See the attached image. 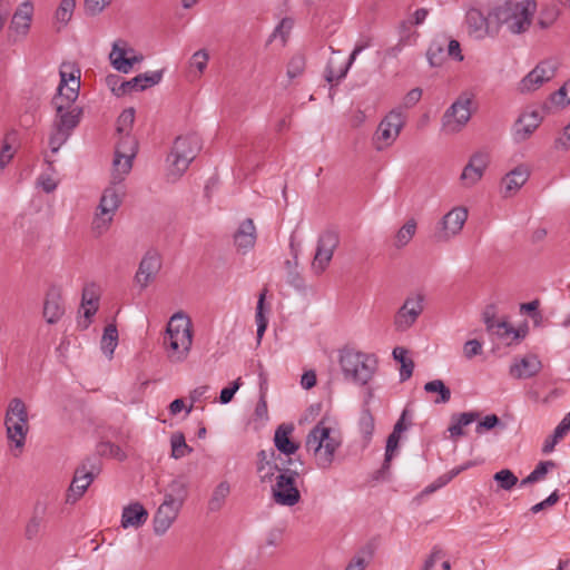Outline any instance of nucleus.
Returning a JSON list of instances; mask_svg holds the SVG:
<instances>
[{
    "instance_id": "nucleus-43",
    "label": "nucleus",
    "mask_w": 570,
    "mask_h": 570,
    "mask_svg": "<svg viewBox=\"0 0 570 570\" xmlns=\"http://www.w3.org/2000/svg\"><path fill=\"white\" fill-rule=\"evenodd\" d=\"M118 344V331L116 325L109 324L105 327L101 337V350L106 355L111 356Z\"/></svg>"
},
{
    "instance_id": "nucleus-39",
    "label": "nucleus",
    "mask_w": 570,
    "mask_h": 570,
    "mask_svg": "<svg viewBox=\"0 0 570 570\" xmlns=\"http://www.w3.org/2000/svg\"><path fill=\"white\" fill-rule=\"evenodd\" d=\"M230 493V485L227 481L219 482L216 488L213 490V493L208 500V511L217 512L219 511Z\"/></svg>"
},
{
    "instance_id": "nucleus-40",
    "label": "nucleus",
    "mask_w": 570,
    "mask_h": 570,
    "mask_svg": "<svg viewBox=\"0 0 570 570\" xmlns=\"http://www.w3.org/2000/svg\"><path fill=\"white\" fill-rule=\"evenodd\" d=\"M407 350L402 346H397L393 350V358L401 364L400 367V381L405 382L409 380L414 370V362L407 357Z\"/></svg>"
},
{
    "instance_id": "nucleus-30",
    "label": "nucleus",
    "mask_w": 570,
    "mask_h": 570,
    "mask_svg": "<svg viewBox=\"0 0 570 570\" xmlns=\"http://www.w3.org/2000/svg\"><path fill=\"white\" fill-rule=\"evenodd\" d=\"M529 171L525 167L519 166L511 170L502 179V194L504 197H509L518 191L528 180Z\"/></svg>"
},
{
    "instance_id": "nucleus-3",
    "label": "nucleus",
    "mask_w": 570,
    "mask_h": 570,
    "mask_svg": "<svg viewBox=\"0 0 570 570\" xmlns=\"http://www.w3.org/2000/svg\"><path fill=\"white\" fill-rule=\"evenodd\" d=\"M135 121V109H125L117 120V130L125 135L115 151L112 183H121L132 167V159L137 153V141L129 136Z\"/></svg>"
},
{
    "instance_id": "nucleus-4",
    "label": "nucleus",
    "mask_w": 570,
    "mask_h": 570,
    "mask_svg": "<svg viewBox=\"0 0 570 570\" xmlns=\"http://www.w3.org/2000/svg\"><path fill=\"white\" fill-rule=\"evenodd\" d=\"M163 344L170 362L181 363L187 358L193 344V328L190 320L183 312L170 317Z\"/></svg>"
},
{
    "instance_id": "nucleus-31",
    "label": "nucleus",
    "mask_w": 570,
    "mask_h": 570,
    "mask_svg": "<svg viewBox=\"0 0 570 570\" xmlns=\"http://www.w3.org/2000/svg\"><path fill=\"white\" fill-rule=\"evenodd\" d=\"M65 313L59 292L55 288L47 293L43 304V316L49 324L57 323Z\"/></svg>"
},
{
    "instance_id": "nucleus-1",
    "label": "nucleus",
    "mask_w": 570,
    "mask_h": 570,
    "mask_svg": "<svg viewBox=\"0 0 570 570\" xmlns=\"http://www.w3.org/2000/svg\"><path fill=\"white\" fill-rule=\"evenodd\" d=\"M294 463L295 460L289 458L274 463L266 461L257 466L262 483H271L275 480L272 485V497L275 503L283 507H293L301 501V493L296 485L301 473L297 469L289 466Z\"/></svg>"
},
{
    "instance_id": "nucleus-22",
    "label": "nucleus",
    "mask_w": 570,
    "mask_h": 570,
    "mask_svg": "<svg viewBox=\"0 0 570 570\" xmlns=\"http://www.w3.org/2000/svg\"><path fill=\"white\" fill-rule=\"evenodd\" d=\"M542 370V362L537 355H528L510 366L509 373L513 379L525 380L535 376Z\"/></svg>"
},
{
    "instance_id": "nucleus-51",
    "label": "nucleus",
    "mask_w": 570,
    "mask_h": 570,
    "mask_svg": "<svg viewBox=\"0 0 570 570\" xmlns=\"http://www.w3.org/2000/svg\"><path fill=\"white\" fill-rule=\"evenodd\" d=\"M444 49L443 46L439 42H432L426 51V58L429 60L430 66L438 67L441 66L444 60Z\"/></svg>"
},
{
    "instance_id": "nucleus-25",
    "label": "nucleus",
    "mask_w": 570,
    "mask_h": 570,
    "mask_svg": "<svg viewBox=\"0 0 570 570\" xmlns=\"http://www.w3.org/2000/svg\"><path fill=\"white\" fill-rule=\"evenodd\" d=\"M293 432V424L283 423L277 426L274 433V445L276 450L279 453L288 456V459L291 458V455L295 454L299 449V443L291 439Z\"/></svg>"
},
{
    "instance_id": "nucleus-62",
    "label": "nucleus",
    "mask_w": 570,
    "mask_h": 570,
    "mask_svg": "<svg viewBox=\"0 0 570 570\" xmlns=\"http://www.w3.org/2000/svg\"><path fill=\"white\" fill-rule=\"evenodd\" d=\"M553 468H556V463L553 461H541L537 464L531 473L537 481H540L544 479L549 470Z\"/></svg>"
},
{
    "instance_id": "nucleus-12",
    "label": "nucleus",
    "mask_w": 570,
    "mask_h": 570,
    "mask_svg": "<svg viewBox=\"0 0 570 570\" xmlns=\"http://www.w3.org/2000/svg\"><path fill=\"white\" fill-rule=\"evenodd\" d=\"M97 473L98 466L89 459L78 466L67 491L66 502L70 504L77 502L92 483Z\"/></svg>"
},
{
    "instance_id": "nucleus-32",
    "label": "nucleus",
    "mask_w": 570,
    "mask_h": 570,
    "mask_svg": "<svg viewBox=\"0 0 570 570\" xmlns=\"http://www.w3.org/2000/svg\"><path fill=\"white\" fill-rule=\"evenodd\" d=\"M99 295L95 284L87 285L82 291L81 307L83 308L85 322L83 328H87L91 323V317L98 309Z\"/></svg>"
},
{
    "instance_id": "nucleus-20",
    "label": "nucleus",
    "mask_w": 570,
    "mask_h": 570,
    "mask_svg": "<svg viewBox=\"0 0 570 570\" xmlns=\"http://www.w3.org/2000/svg\"><path fill=\"white\" fill-rule=\"evenodd\" d=\"M163 71L157 70L153 72H145L137 75L130 80H121L119 87H114V94L118 97L125 96L132 91L145 90L154 85L160 82Z\"/></svg>"
},
{
    "instance_id": "nucleus-53",
    "label": "nucleus",
    "mask_w": 570,
    "mask_h": 570,
    "mask_svg": "<svg viewBox=\"0 0 570 570\" xmlns=\"http://www.w3.org/2000/svg\"><path fill=\"white\" fill-rule=\"evenodd\" d=\"M98 452L102 455H110L118 460L125 459V453L122 452V450L118 445L110 442L100 443L98 446Z\"/></svg>"
},
{
    "instance_id": "nucleus-38",
    "label": "nucleus",
    "mask_w": 570,
    "mask_h": 570,
    "mask_svg": "<svg viewBox=\"0 0 570 570\" xmlns=\"http://www.w3.org/2000/svg\"><path fill=\"white\" fill-rule=\"evenodd\" d=\"M119 206L120 198L117 190L114 187L106 188L98 206L100 214L114 217Z\"/></svg>"
},
{
    "instance_id": "nucleus-63",
    "label": "nucleus",
    "mask_w": 570,
    "mask_h": 570,
    "mask_svg": "<svg viewBox=\"0 0 570 570\" xmlns=\"http://www.w3.org/2000/svg\"><path fill=\"white\" fill-rule=\"evenodd\" d=\"M422 97V90L420 88H414L410 90L403 98L402 107L403 108H412L415 106Z\"/></svg>"
},
{
    "instance_id": "nucleus-16",
    "label": "nucleus",
    "mask_w": 570,
    "mask_h": 570,
    "mask_svg": "<svg viewBox=\"0 0 570 570\" xmlns=\"http://www.w3.org/2000/svg\"><path fill=\"white\" fill-rule=\"evenodd\" d=\"M424 297L420 294L407 297L394 316V326L397 331L409 330L423 312Z\"/></svg>"
},
{
    "instance_id": "nucleus-41",
    "label": "nucleus",
    "mask_w": 570,
    "mask_h": 570,
    "mask_svg": "<svg viewBox=\"0 0 570 570\" xmlns=\"http://www.w3.org/2000/svg\"><path fill=\"white\" fill-rule=\"evenodd\" d=\"M424 391L428 393H435L439 395L434 400L435 404H445L451 399V390L444 384L442 380H432L425 383Z\"/></svg>"
},
{
    "instance_id": "nucleus-42",
    "label": "nucleus",
    "mask_w": 570,
    "mask_h": 570,
    "mask_svg": "<svg viewBox=\"0 0 570 570\" xmlns=\"http://www.w3.org/2000/svg\"><path fill=\"white\" fill-rule=\"evenodd\" d=\"M171 456L176 460L183 459L193 452V449L186 443L184 433L175 432L170 436Z\"/></svg>"
},
{
    "instance_id": "nucleus-7",
    "label": "nucleus",
    "mask_w": 570,
    "mask_h": 570,
    "mask_svg": "<svg viewBox=\"0 0 570 570\" xmlns=\"http://www.w3.org/2000/svg\"><path fill=\"white\" fill-rule=\"evenodd\" d=\"M56 117L52 122V131L49 138L51 153L56 154L67 142L72 131L78 127L82 116V108L67 107L66 105H52Z\"/></svg>"
},
{
    "instance_id": "nucleus-55",
    "label": "nucleus",
    "mask_w": 570,
    "mask_h": 570,
    "mask_svg": "<svg viewBox=\"0 0 570 570\" xmlns=\"http://www.w3.org/2000/svg\"><path fill=\"white\" fill-rule=\"evenodd\" d=\"M111 222H112L111 216L101 215L100 212H98L92 222V229L98 235H101L109 228Z\"/></svg>"
},
{
    "instance_id": "nucleus-11",
    "label": "nucleus",
    "mask_w": 570,
    "mask_h": 570,
    "mask_svg": "<svg viewBox=\"0 0 570 570\" xmlns=\"http://www.w3.org/2000/svg\"><path fill=\"white\" fill-rule=\"evenodd\" d=\"M402 107L391 110L380 122L373 144L376 150L382 151L390 147L399 137L401 129L404 126V115L401 110Z\"/></svg>"
},
{
    "instance_id": "nucleus-28",
    "label": "nucleus",
    "mask_w": 570,
    "mask_h": 570,
    "mask_svg": "<svg viewBox=\"0 0 570 570\" xmlns=\"http://www.w3.org/2000/svg\"><path fill=\"white\" fill-rule=\"evenodd\" d=\"M293 259H287L284 264L286 269V282L292 287L303 291L305 288V281L298 272V246L294 244L293 238L289 243Z\"/></svg>"
},
{
    "instance_id": "nucleus-47",
    "label": "nucleus",
    "mask_w": 570,
    "mask_h": 570,
    "mask_svg": "<svg viewBox=\"0 0 570 570\" xmlns=\"http://www.w3.org/2000/svg\"><path fill=\"white\" fill-rule=\"evenodd\" d=\"M209 60V53L206 49H199L193 53L189 60L190 69H195L198 72V76L203 75L207 68Z\"/></svg>"
},
{
    "instance_id": "nucleus-9",
    "label": "nucleus",
    "mask_w": 570,
    "mask_h": 570,
    "mask_svg": "<svg viewBox=\"0 0 570 570\" xmlns=\"http://www.w3.org/2000/svg\"><path fill=\"white\" fill-rule=\"evenodd\" d=\"M28 413L21 399H13L6 414V426L9 440L17 448H22L28 432Z\"/></svg>"
},
{
    "instance_id": "nucleus-14",
    "label": "nucleus",
    "mask_w": 570,
    "mask_h": 570,
    "mask_svg": "<svg viewBox=\"0 0 570 570\" xmlns=\"http://www.w3.org/2000/svg\"><path fill=\"white\" fill-rule=\"evenodd\" d=\"M465 21L469 33L478 39H483L487 36H495L497 22L493 14V8L487 13L476 8H471L466 11Z\"/></svg>"
},
{
    "instance_id": "nucleus-21",
    "label": "nucleus",
    "mask_w": 570,
    "mask_h": 570,
    "mask_svg": "<svg viewBox=\"0 0 570 570\" xmlns=\"http://www.w3.org/2000/svg\"><path fill=\"white\" fill-rule=\"evenodd\" d=\"M161 268V258L156 250H148L139 263L135 281L146 288Z\"/></svg>"
},
{
    "instance_id": "nucleus-15",
    "label": "nucleus",
    "mask_w": 570,
    "mask_h": 570,
    "mask_svg": "<svg viewBox=\"0 0 570 570\" xmlns=\"http://www.w3.org/2000/svg\"><path fill=\"white\" fill-rule=\"evenodd\" d=\"M556 71L557 62L554 60L541 61L519 82L520 92L525 94L537 90L544 82L551 80Z\"/></svg>"
},
{
    "instance_id": "nucleus-61",
    "label": "nucleus",
    "mask_w": 570,
    "mask_h": 570,
    "mask_svg": "<svg viewBox=\"0 0 570 570\" xmlns=\"http://www.w3.org/2000/svg\"><path fill=\"white\" fill-rule=\"evenodd\" d=\"M482 352V343L478 340H470L463 346V353L466 358H472Z\"/></svg>"
},
{
    "instance_id": "nucleus-33",
    "label": "nucleus",
    "mask_w": 570,
    "mask_h": 570,
    "mask_svg": "<svg viewBox=\"0 0 570 570\" xmlns=\"http://www.w3.org/2000/svg\"><path fill=\"white\" fill-rule=\"evenodd\" d=\"M188 494V483L183 476H178L167 485L165 490L166 501L181 508Z\"/></svg>"
},
{
    "instance_id": "nucleus-10",
    "label": "nucleus",
    "mask_w": 570,
    "mask_h": 570,
    "mask_svg": "<svg viewBox=\"0 0 570 570\" xmlns=\"http://www.w3.org/2000/svg\"><path fill=\"white\" fill-rule=\"evenodd\" d=\"M472 95L463 92L445 110L442 116V130L446 134H455L468 124L471 118Z\"/></svg>"
},
{
    "instance_id": "nucleus-17",
    "label": "nucleus",
    "mask_w": 570,
    "mask_h": 570,
    "mask_svg": "<svg viewBox=\"0 0 570 570\" xmlns=\"http://www.w3.org/2000/svg\"><path fill=\"white\" fill-rule=\"evenodd\" d=\"M468 219V210L464 207H455L441 220V228L435 233L438 242H446L458 235Z\"/></svg>"
},
{
    "instance_id": "nucleus-6",
    "label": "nucleus",
    "mask_w": 570,
    "mask_h": 570,
    "mask_svg": "<svg viewBox=\"0 0 570 570\" xmlns=\"http://www.w3.org/2000/svg\"><path fill=\"white\" fill-rule=\"evenodd\" d=\"M305 446L308 452H313L316 465L327 470L333 464L341 441L332 434V429L321 421L307 434Z\"/></svg>"
},
{
    "instance_id": "nucleus-36",
    "label": "nucleus",
    "mask_w": 570,
    "mask_h": 570,
    "mask_svg": "<svg viewBox=\"0 0 570 570\" xmlns=\"http://www.w3.org/2000/svg\"><path fill=\"white\" fill-rule=\"evenodd\" d=\"M367 47V43L356 45L353 49L347 62L338 72H335L332 68V61L327 63L326 70H325V79L328 83L338 82L345 76L347 75L348 69L353 65L354 60L356 59L357 55H360L365 48Z\"/></svg>"
},
{
    "instance_id": "nucleus-19",
    "label": "nucleus",
    "mask_w": 570,
    "mask_h": 570,
    "mask_svg": "<svg viewBox=\"0 0 570 570\" xmlns=\"http://www.w3.org/2000/svg\"><path fill=\"white\" fill-rule=\"evenodd\" d=\"M77 76L71 72L70 76V82L71 86H67L66 80V71L60 70V83L57 89V94L53 96L51 100V105H66L67 107H75L73 104L77 100L79 96V88H80V71L77 70Z\"/></svg>"
},
{
    "instance_id": "nucleus-52",
    "label": "nucleus",
    "mask_w": 570,
    "mask_h": 570,
    "mask_svg": "<svg viewBox=\"0 0 570 570\" xmlns=\"http://www.w3.org/2000/svg\"><path fill=\"white\" fill-rule=\"evenodd\" d=\"M559 16V10L556 7H549L546 9H542L539 18H538V24L541 29H548L551 27L554 21L557 20Z\"/></svg>"
},
{
    "instance_id": "nucleus-8",
    "label": "nucleus",
    "mask_w": 570,
    "mask_h": 570,
    "mask_svg": "<svg viewBox=\"0 0 570 570\" xmlns=\"http://www.w3.org/2000/svg\"><path fill=\"white\" fill-rule=\"evenodd\" d=\"M199 149V138L196 135L177 137L168 157V178L173 181L178 179L188 169Z\"/></svg>"
},
{
    "instance_id": "nucleus-56",
    "label": "nucleus",
    "mask_w": 570,
    "mask_h": 570,
    "mask_svg": "<svg viewBox=\"0 0 570 570\" xmlns=\"http://www.w3.org/2000/svg\"><path fill=\"white\" fill-rule=\"evenodd\" d=\"M500 424V419L495 414L487 415L483 420L479 421L475 426L478 434H483L485 431L492 430Z\"/></svg>"
},
{
    "instance_id": "nucleus-35",
    "label": "nucleus",
    "mask_w": 570,
    "mask_h": 570,
    "mask_svg": "<svg viewBox=\"0 0 570 570\" xmlns=\"http://www.w3.org/2000/svg\"><path fill=\"white\" fill-rule=\"evenodd\" d=\"M480 417V413L478 411L454 413L451 416V424L448 428V432L451 439H458L464 435L463 428L470 425L475 422Z\"/></svg>"
},
{
    "instance_id": "nucleus-13",
    "label": "nucleus",
    "mask_w": 570,
    "mask_h": 570,
    "mask_svg": "<svg viewBox=\"0 0 570 570\" xmlns=\"http://www.w3.org/2000/svg\"><path fill=\"white\" fill-rule=\"evenodd\" d=\"M340 236L334 230L323 232L317 239L312 269L315 274H322L330 265L334 250L338 247Z\"/></svg>"
},
{
    "instance_id": "nucleus-58",
    "label": "nucleus",
    "mask_w": 570,
    "mask_h": 570,
    "mask_svg": "<svg viewBox=\"0 0 570 570\" xmlns=\"http://www.w3.org/2000/svg\"><path fill=\"white\" fill-rule=\"evenodd\" d=\"M539 306H540V301L539 299H533V301L528 302V303H522L520 305V312L521 313H527L532 320L537 321L538 318H541V314L538 311Z\"/></svg>"
},
{
    "instance_id": "nucleus-29",
    "label": "nucleus",
    "mask_w": 570,
    "mask_h": 570,
    "mask_svg": "<svg viewBox=\"0 0 570 570\" xmlns=\"http://www.w3.org/2000/svg\"><path fill=\"white\" fill-rule=\"evenodd\" d=\"M235 245L244 253L253 248L256 242V227L253 219L246 218L240 223L234 235Z\"/></svg>"
},
{
    "instance_id": "nucleus-45",
    "label": "nucleus",
    "mask_w": 570,
    "mask_h": 570,
    "mask_svg": "<svg viewBox=\"0 0 570 570\" xmlns=\"http://www.w3.org/2000/svg\"><path fill=\"white\" fill-rule=\"evenodd\" d=\"M416 230V223L413 219L407 220L396 233L395 245L396 247L405 246L414 236Z\"/></svg>"
},
{
    "instance_id": "nucleus-5",
    "label": "nucleus",
    "mask_w": 570,
    "mask_h": 570,
    "mask_svg": "<svg viewBox=\"0 0 570 570\" xmlns=\"http://www.w3.org/2000/svg\"><path fill=\"white\" fill-rule=\"evenodd\" d=\"M338 364L346 381L364 386L377 370V358L374 354L342 348L338 353Z\"/></svg>"
},
{
    "instance_id": "nucleus-2",
    "label": "nucleus",
    "mask_w": 570,
    "mask_h": 570,
    "mask_svg": "<svg viewBox=\"0 0 570 570\" xmlns=\"http://www.w3.org/2000/svg\"><path fill=\"white\" fill-rule=\"evenodd\" d=\"M537 11L535 0H507L502 6L493 8L497 31L504 27L513 35L529 30Z\"/></svg>"
},
{
    "instance_id": "nucleus-23",
    "label": "nucleus",
    "mask_w": 570,
    "mask_h": 570,
    "mask_svg": "<svg viewBox=\"0 0 570 570\" xmlns=\"http://www.w3.org/2000/svg\"><path fill=\"white\" fill-rule=\"evenodd\" d=\"M541 122V117L538 111H527L520 115L513 126L514 140L520 142L528 139L532 132L538 128Z\"/></svg>"
},
{
    "instance_id": "nucleus-27",
    "label": "nucleus",
    "mask_w": 570,
    "mask_h": 570,
    "mask_svg": "<svg viewBox=\"0 0 570 570\" xmlns=\"http://www.w3.org/2000/svg\"><path fill=\"white\" fill-rule=\"evenodd\" d=\"M148 511L139 502H132L124 508L121 514V527L138 529L146 523Z\"/></svg>"
},
{
    "instance_id": "nucleus-18",
    "label": "nucleus",
    "mask_w": 570,
    "mask_h": 570,
    "mask_svg": "<svg viewBox=\"0 0 570 570\" xmlns=\"http://www.w3.org/2000/svg\"><path fill=\"white\" fill-rule=\"evenodd\" d=\"M489 163L490 155L487 151L473 154L460 176L462 184L466 187L474 186L482 178Z\"/></svg>"
},
{
    "instance_id": "nucleus-46",
    "label": "nucleus",
    "mask_w": 570,
    "mask_h": 570,
    "mask_svg": "<svg viewBox=\"0 0 570 570\" xmlns=\"http://www.w3.org/2000/svg\"><path fill=\"white\" fill-rule=\"evenodd\" d=\"M493 480L497 482L499 488L507 491L511 490L518 483V478L509 469L498 471L493 475Z\"/></svg>"
},
{
    "instance_id": "nucleus-24",
    "label": "nucleus",
    "mask_w": 570,
    "mask_h": 570,
    "mask_svg": "<svg viewBox=\"0 0 570 570\" xmlns=\"http://www.w3.org/2000/svg\"><path fill=\"white\" fill-rule=\"evenodd\" d=\"M181 508L164 500L154 517V531L156 534H164L176 520Z\"/></svg>"
},
{
    "instance_id": "nucleus-37",
    "label": "nucleus",
    "mask_w": 570,
    "mask_h": 570,
    "mask_svg": "<svg viewBox=\"0 0 570 570\" xmlns=\"http://www.w3.org/2000/svg\"><path fill=\"white\" fill-rule=\"evenodd\" d=\"M373 396L372 391H368L367 393V400H370ZM367 402L365 401V405L362 409L361 416L358 420V430L362 434V438L366 444H368L372 440L374 429H375V421L374 416L372 415Z\"/></svg>"
},
{
    "instance_id": "nucleus-59",
    "label": "nucleus",
    "mask_w": 570,
    "mask_h": 570,
    "mask_svg": "<svg viewBox=\"0 0 570 570\" xmlns=\"http://www.w3.org/2000/svg\"><path fill=\"white\" fill-rule=\"evenodd\" d=\"M497 306L495 304H489L484 307L482 312V320L485 324L487 331L493 327V324L497 322Z\"/></svg>"
},
{
    "instance_id": "nucleus-57",
    "label": "nucleus",
    "mask_w": 570,
    "mask_h": 570,
    "mask_svg": "<svg viewBox=\"0 0 570 570\" xmlns=\"http://www.w3.org/2000/svg\"><path fill=\"white\" fill-rule=\"evenodd\" d=\"M242 386V379L238 377L237 380H235L230 386H227V387H224L222 391H220V395H219V402L222 404H227L229 403L235 393L238 391V389Z\"/></svg>"
},
{
    "instance_id": "nucleus-50",
    "label": "nucleus",
    "mask_w": 570,
    "mask_h": 570,
    "mask_svg": "<svg viewBox=\"0 0 570 570\" xmlns=\"http://www.w3.org/2000/svg\"><path fill=\"white\" fill-rule=\"evenodd\" d=\"M75 7V0H61L56 11V19L61 23H67L72 17Z\"/></svg>"
},
{
    "instance_id": "nucleus-64",
    "label": "nucleus",
    "mask_w": 570,
    "mask_h": 570,
    "mask_svg": "<svg viewBox=\"0 0 570 570\" xmlns=\"http://www.w3.org/2000/svg\"><path fill=\"white\" fill-rule=\"evenodd\" d=\"M556 149H570V124L564 127L562 136L554 140Z\"/></svg>"
},
{
    "instance_id": "nucleus-34",
    "label": "nucleus",
    "mask_w": 570,
    "mask_h": 570,
    "mask_svg": "<svg viewBox=\"0 0 570 570\" xmlns=\"http://www.w3.org/2000/svg\"><path fill=\"white\" fill-rule=\"evenodd\" d=\"M33 6L30 1H24L16 10L12 20L11 28L21 35H26L30 28L32 19Z\"/></svg>"
},
{
    "instance_id": "nucleus-60",
    "label": "nucleus",
    "mask_w": 570,
    "mask_h": 570,
    "mask_svg": "<svg viewBox=\"0 0 570 570\" xmlns=\"http://www.w3.org/2000/svg\"><path fill=\"white\" fill-rule=\"evenodd\" d=\"M559 500L558 490H554L546 500L534 504L531 507L530 511L532 513H539L540 511L554 505Z\"/></svg>"
},
{
    "instance_id": "nucleus-48",
    "label": "nucleus",
    "mask_w": 570,
    "mask_h": 570,
    "mask_svg": "<svg viewBox=\"0 0 570 570\" xmlns=\"http://www.w3.org/2000/svg\"><path fill=\"white\" fill-rule=\"evenodd\" d=\"M261 395L259 400L255 407V417L261 421H267L268 420V409H267V401H266V381L261 382Z\"/></svg>"
},
{
    "instance_id": "nucleus-54",
    "label": "nucleus",
    "mask_w": 570,
    "mask_h": 570,
    "mask_svg": "<svg viewBox=\"0 0 570 570\" xmlns=\"http://www.w3.org/2000/svg\"><path fill=\"white\" fill-rule=\"evenodd\" d=\"M570 80L551 95V101L558 106H564L570 102L569 95Z\"/></svg>"
},
{
    "instance_id": "nucleus-26",
    "label": "nucleus",
    "mask_w": 570,
    "mask_h": 570,
    "mask_svg": "<svg viewBox=\"0 0 570 570\" xmlns=\"http://www.w3.org/2000/svg\"><path fill=\"white\" fill-rule=\"evenodd\" d=\"M127 49L121 48L119 42H115L112 46V50L109 55L110 62L112 67L120 72L128 73L135 63L140 62L142 60V56H127Z\"/></svg>"
},
{
    "instance_id": "nucleus-44",
    "label": "nucleus",
    "mask_w": 570,
    "mask_h": 570,
    "mask_svg": "<svg viewBox=\"0 0 570 570\" xmlns=\"http://www.w3.org/2000/svg\"><path fill=\"white\" fill-rule=\"evenodd\" d=\"M266 294H267V288H264L258 295V302H257V306H256L255 322L257 325V337L258 338H262V336L264 335V333L267 328V324H268V320L265 316V312H264Z\"/></svg>"
},
{
    "instance_id": "nucleus-49",
    "label": "nucleus",
    "mask_w": 570,
    "mask_h": 570,
    "mask_svg": "<svg viewBox=\"0 0 570 570\" xmlns=\"http://www.w3.org/2000/svg\"><path fill=\"white\" fill-rule=\"evenodd\" d=\"M305 57L302 53L294 55L287 66V76L294 79L301 76L305 70Z\"/></svg>"
}]
</instances>
